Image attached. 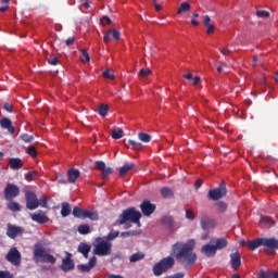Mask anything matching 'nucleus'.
Wrapping results in <instances>:
<instances>
[{
  "instance_id": "obj_8",
  "label": "nucleus",
  "mask_w": 278,
  "mask_h": 278,
  "mask_svg": "<svg viewBox=\"0 0 278 278\" xmlns=\"http://www.w3.org/2000/svg\"><path fill=\"white\" fill-rule=\"evenodd\" d=\"M25 201H26V208L30 210H38L40 207V203L38 202V195L34 191H26L25 192Z\"/></svg>"
},
{
  "instance_id": "obj_59",
  "label": "nucleus",
  "mask_w": 278,
  "mask_h": 278,
  "mask_svg": "<svg viewBox=\"0 0 278 278\" xmlns=\"http://www.w3.org/2000/svg\"><path fill=\"white\" fill-rule=\"evenodd\" d=\"M0 278H12V274L8 270H0Z\"/></svg>"
},
{
  "instance_id": "obj_45",
  "label": "nucleus",
  "mask_w": 278,
  "mask_h": 278,
  "mask_svg": "<svg viewBox=\"0 0 278 278\" xmlns=\"http://www.w3.org/2000/svg\"><path fill=\"white\" fill-rule=\"evenodd\" d=\"M216 207H217L218 212L225 213V211L227 210V204L223 201H218L216 203Z\"/></svg>"
},
{
  "instance_id": "obj_14",
  "label": "nucleus",
  "mask_w": 278,
  "mask_h": 278,
  "mask_svg": "<svg viewBox=\"0 0 278 278\" xmlns=\"http://www.w3.org/2000/svg\"><path fill=\"white\" fill-rule=\"evenodd\" d=\"M140 210H141L143 216H151V214H153L155 212L156 206H155V204L151 203V201L144 200L140 204Z\"/></svg>"
},
{
  "instance_id": "obj_15",
  "label": "nucleus",
  "mask_w": 278,
  "mask_h": 278,
  "mask_svg": "<svg viewBox=\"0 0 278 278\" xmlns=\"http://www.w3.org/2000/svg\"><path fill=\"white\" fill-rule=\"evenodd\" d=\"M230 264L232 270H238L242 266V257L238 251L230 253Z\"/></svg>"
},
{
  "instance_id": "obj_3",
  "label": "nucleus",
  "mask_w": 278,
  "mask_h": 278,
  "mask_svg": "<svg viewBox=\"0 0 278 278\" xmlns=\"http://www.w3.org/2000/svg\"><path fill=\"white\" fill-rule=\"evenodd\" d=\"M93 255L98 257H108L112 255V242L103 240V238L98 237L93 243Z\"/></svg>"
},
{
  "instance_id": "obj_25",
  "label": "nucleus",
  "mask_w": 278,
  "mask_h": 278,
  "mask_svg": "<svg viewBox=\"0 0 278 278\" xmlns=\"http://www.w3.org/2000/svg\"><path fill=\"white\" fill-rule=\"evenodd\" d=\"M227 244H228L227 239L219 238L215 241L214 247H215L216 251H223V249H226Z\"/></svg>"
},
{
  "instance_id": "obj_19",
  "label": "nucleus",
  "mask_w": 278,
  "mask_h": 278,
  "mask_svg": "<svg viewBox=\"0 0 278 278\" xmlns=\"http://www.w3.org/2000/svg\"><path fill=\"white\" fill-rule=\"evenodd\" d=\"M0 125L3 129H8L9 134H14L15 129L14 126H12V121L8 117H2L0 119Z\"/></svg>"
},
{
  "instance_id": "obj_34",
  "label": "nucleus",
  "mask_w": 278,
  "mask_h": 278,
  "mask_svg": "<svg viewBox=\"0 0 278 278\" xmlns=\"http://www.w3.org/2000/svg\"><path fill=\"white\" fill-rule=\"evenodd\" d=\"M78 233H80V236H88V233H90V226H88V224L79 225Z\"/></svg>"
},
{
  "instance_id": "obj_32",
  "label": "nucleus",
  "mask_w": 278,
  "mask_h": 278,
  "mask_svg": "<svg viewBox=\"0 0 278 278\" xmlns=\"http://www.w3.org/2000/svg\"><path fill=\"white\" fill-rule=\"evenodd\" d=\"M191 5L189 2H182L177 10V14H184V12H190Z\"/></svg>"
},
{
  "instance_id": "obj_18",
  "label": "nucleus",
  "mask_w": 278,
  "mask_h": 278,
  "mask_svg": "<svg viewBox=\"0 0 278 278\" xmlns=\"http://www.w3.org/2000/svg\"><path fill=\"white\" fill-rule=\"evenodd\" d=\"M9 165L12 170H21V168H23V160L18 157H12L9 160Z\"/></svg>"
},
{
  "instance_id": "obj_49",
  "label": "nucleus",
  "mask_w": 278,
  "mask_h": 278,
  "mask_svg": "<svg viewBox=\"0 0 278 278\" xmlns=\"http://www.w3.org/2000/svg\"><path fill=\"white\" fill-rule=\"evenodd\" d=\"M112 173H114V169H112L111 167H104V169L102 170V177L105 179V177H110Z\"/></svg>"
},
{
  "instance_id": "obj_44",
  "label": "nucleus",
  "mask_w": 278,
  "mask_h": 278,
  "mask_svg": "<svg viewBox=\"0 0 278 278\" xmlns=\"http://www.w3.org/2000/svg\"><path fill=\"white\" fill-rule=\"evenodd\" d=\"M10 0H0V12H5L10 8Z\"/></svg>"
},
{
  "instance_id": "obj_52",
  "label": "nucleus",
  "mask_w": 278,
  "mask_h": 278,
  "mask_svg": "<svg viewBox=\"0 0 278 278\" xmlns=\"http://www.w3.org/2000/svg\"><path fill=\"white\" fill-rule=\"evenodd\" d=\"M109 31H111V36L114 40H121V31L116 29H110Z\"/></svg>"
},
{
  "instance_id": "obj_11",
  "label": "nucleus",
  "mask_w": 278,
  "mask_h": 278,
  "mask_svg": "<svg viewBox=\"0 0 278 278\" xmlns=\"http://www.w3.org/2000/svg\"><path fill=\"white\" fill-rule=\"evenodd\" d=\"M7 261L13 264V266H21V252L16 248H12L7 256Z\"/></svg>"
},
{
  "instance_id": "obj_4",
  "label": "nucleus",
  "mask_w": 278,
  "mask_h": 278,
  "mask_svg": "<svg viewBox=\"0 0 278 278\" xmlns=\"http://www.w3.org/2000/svg\"><path fill=\"white\" fill-rule=\"evenodd\" d=\"M34 261L35 262H42V264H55L56 258L55 256L47 253L45 247L40 244H36L34 247Z\"/></svg>"
},
{
  "instance_id": "obj_42",
  "label": "nucleus",
  "mask_w": 278,
  "mask_h": 278,
  "mask_svg": "<svg viewBox=\"0 0 278 278\" xmlns=\"http://www.w3.org/2000/svg\"><path fill=\"white\" fill-rule=\"evenodd\" d=\"M77 268L80 273H90V270H92V267L89 264L77 265Z\"/></svg>"
},
{
  "instance_id": "obj_58",
  "label": "nucleus",
  "mask_w": 278,
  "mask_h": 278,
  "mask_svg": "<svg viewBox=\"0 0 278 278\" xmlns=\"http://www.w3.org/2000/svg\"><path fill=\"white\" fill-rule=\"evenodd\" d=\"M219 52H220L222 54H224L226 58L229 56V55H231V53H232V51L229 50L228 48H219Z\"/></svg>"
},
{
  "instance_id": "obj_37",
  "label": "nucleus",
  "mask_w": 278,
  "mask_h": 278,
  "mask_svg": "<svg viewBox=\"0 0 278 278\" xmlns=\"http://www.w3.org/2000/svg\"><path fill=\"white\" fill-rule=\"evenodd\" d=\"M111 136H112L113 140H121V138L123 137V128H118L117 130L112 129Z\"/></svg>"
},
{
  "instance_id": "obj_61",
  "label": "nucleus",
  "mask_w": 278,
  "mask_h": 278,
  "mask_svg": "<svg viewBox=\"0 0 278 278\" xmlns=\"http://www.w3.org/2000/svg\"><path fill=\"white\" fill-rule=\"evenodd\" d=\"M40 207H47V197H42L38 200Z\"/></svg>"
},
{
  "instance_id": "obj_57",
  "label": "nucleus",
  "mask_w": 278,
  "mask_h": 278,
  "mask_svg": "<svg viewBox=\"0 0 278 278\" xmlns=\"http://www.w3.org/2000/svg\"><path fill=\"white\" fill-rule=\"evenodd\" d=\"M101 25H110V23H112V20H110V16L104 15L102 16V18L100 20Z\"/></svg>"
},
{
  "instance_id": "obj_56",
  "label": "nucleus",
  "mask_w": 278,
  "mask_h": 278,
  "mask_svg": "<svg viewBox=\"0 0 278 278\" xmlns=\"http://www.w3.org/2000/svg\"><path fill=\"white\" fill-rule=\"evenodd\" d=\"M103 41H104L106 45L112 41V31L109 30L108 33L104 34V36H103Z\"/></svg>"
},
{
  "instance_id": "obj_23",
  "label": "nucleus",
  "mask_w": 278,
  "mask_h": 278,
  "mask_svg": "<svg viewBox=\"0 0 278 278\" xmlns=\"http://www.w3.org/2000/svg\"><path fill=\"white\" fill-rule=\"evenodd\" d=\"M162 223H163V225H165V227L167 229H169V231H173V225L175 224V220L173 219V216L165 215L162 218Z\"/></svg>"
},
{
  "instance_id": "obj_12",
  "label": "nucleus",
  "mask_w": 278,
  "mask_h": 278,
  "mask_svg": "<svg viewBox=\"0 0 278 278\" xmlns=\"http://www.w3.org/2000/svg\"><path fill=\"white\" fill-rule=\"evenodd\" d=\"M72 257H73V254H71V252H66V256L63 257L62 264H61V270H63V273L75 270V262H73Z\"/></svg>"
},
{
  "instance_id": "obj_51",
  "label": "nucleus",
  "mask_w": 278,
  "mask_h": 278,
  "mask_svg": "<svg viewBox=\"0 0 278 278\" xmlns=\"http://www.w3.org/2000/svg\"><path fill=\"white\" fill-rule=\"evenodd\" d=\"M186 218L187 220H194L197 218V215H194V212L191 210H186Z\"/></svg>"
},
{
  "instance_id": "obj_28",
  "label": "nucleus",
  "mask_w": 278,
  "mask_h": 278,
  "mask_svg": "<svg viewBox=\"0 0 278 278\" xmlns=\"http://www.w3.org/2000/svg\"><path fill=\"white\" fill-rule=\"evenodd\" d=\"M61 215L63 218H66V216L71 215V204L68 202L62 203Z\"/></svg>"
},
{
  "instance_id": "obj_43",
  "label": "nucleus",
  "mask_w": 278,
  "mask_h": 278,
  "mask_svg": "<svg viewBox=\"0 0 278 278\" xmlns=\"http://www.w3.org/2000/svg\"><path fill=\"white\" fill-rule=\"evenodd\" d=\"M108 110H110V106L101 104L98 109V112L100 116H108Z\"/></svg>"
},
{
  "instance_id": "obj_27",
  "label": "nucleus",
  "mask_w": 278,
  "mask_h": 278,
  "mask_svg": "<svg viewBox=\"0 0 278 278\" xmlns=\"http://www.w3.org/2000/svg\"><path fill=\"white\" fill-rule=\"evenodd\" d=\"M136 165L134 163H127L119 168V177H125V174L130 172Z\"/></svg>"
},
{
  "instance_id": "obj_55",
  "label": "nucleus",
  "mask_w": 278,
  "mask_h": 278,
  "mask_svg": "<svg viewBox=\"0 0 278 278\" xmlns=\"http://www.w3.org/2000/svg\"><path fill=\"white\" fill-rule=\"evenodd\" d=\"M27 153H28V155H30V157H37V155H38V152L36 151V149L34 147H29L27 149Z\"/></svg>"
},
{
  "instance_id": "obj_63",
  "label": "nucleus",
  "mask_w": 278,
  "mask_h": 278,
  "mask_svg": "<svg viewBox=\"0 0 278 278\" xmlns=\"http://www.w3.org/2000/svg\"><path fill=\"white\" fill-rule=\"evenodd\" d=\"M60 60L58 58L48 59V63L51 64V66H58Z\"/></svg>"
},
{
  "instance_id": "obj_22",
  "label": "nucleus",
  "mask_w": 278,
  "mask_h": 278,
  "mask_svg": "<svg viewBox=\"0 0 278 278\" xmlns=\"http://www.w3.org/2000/svg\"><path fill=\"white\" fill-rule=\"evenodd\" d=\"M124 144L128 149H134L135 151H142V143L137 142L135 140H131V139H129L128 141L124 140Z\"/></svg>"
},
{
  "instance_id": "obj_21",
  "label": "nucleus",
  "mask_w": 278,
  "mask_h": 278,
  "mask_svg": "<svg viewBox=\"0 0 278 278\" xmlns=\"http://www.w3.org/2000/svg\"><path fill=\"white\" fill-rule=\"evenodd\" d=\"M91 249H92V247L90 244L81 242L78 245V253H81V255H84V257L86 260H88V255H89Z\"/></svg>"
},
{
  "instance_id": "obj_64",
  "label": "nucleus",
  "mask_w": 278,
  "mask_h": 278,
  "mask_svg": "<svg viewBox=\"0 0 278 278\" xmlns=\"http://www.w3.org/2000/svg\"><path fill=\"white\" fill-rule=\"evenodd\" d=\"M210 23H212V18L210 17V15H205V16H204V21H203L204 27H206L207 25H210Z\"/></svg>"
},
{
  "instance_id": "obj_53",
  "label": "nucleus",
  "mask_w": 278,
  "mask_h": 278,
  "mask_svg": "<svg viewBox=\"0 0 278 278\" xmlns=\"http://www.w3.org/2000/svg\"><path fill=\"white\" fill-rule=\"evenodd\" d=\"M94 167L97 168V170H104L105 169V162L97 161Z\"/></svg>"
},
{
  "instance_id": "obj_48",
  "label": "nucleus",
  "mask_w": 278,
  "mask_h": 278,
  "mask_svg": "<svg viewBox=\"0 0 278 278\" xmlns=\"http://www.w3.org/2000/svg\"><path fill=\"white\" fill-rule=\"evenodd\" d=\"M21 140H23V142H31L34 140V136L29 134H23L21 135Z\"/></svg>"
},
{
  "instance_id": "obj_6",
  "label": "nucleus",
  "mask_w": 278,
  "mask_h": 278,
  "mask_svg": "<svg viewBox=\"0 0 278 278\" xmlns=\"http://www.w3.org/2000/svg\"><path fill=\"white\" fill-rule=\"evenodd\" d=\"M224 197H227V186H225V182L219 184L215 189H210L207 192L210 201H220Z\"/></svg>"
},
{
  "instance_id": "obj_36",
  "label": "nucleus",
  "mask_w": 278,
  "mask_h": 278,
  "mask_svg": "<svg viewBox=\"0 0 278 278\" xmlns=\"http://www.w3.org/2000/svg\"><path fill=\"white\" fill-rule=\"evenodd\" d=\"M38 179V173L36 170L28 172L25 174L26 181H36Z\"/></svg>"
},
{
  "instance_id": "obj_2",
  "label": "nucleus",
  "mask_w": 278,
  "mask_h": 278,
  "mask_svg": "<svg viewBox=\"0 0 278 278\" xmlns=\"http://www.w3.org/2000/svg\"><path fill=\"white\" fill-rule=\"evenodd\" d=\"M140 218H142V213H140V211H136V207H128L122 212L115 222V225L117 227H121V225H126L125 229H129L131 227L129 223H134L140 227Z\"/></svg>"
},
{
  "instance_id": "obj_33",
  "label": "nucleus",
  "mask_w": 278,
  "mask_h": 278,
  "mask_svg": "<svg viewBox=\"0 0 278 278\" xmlns=\"http://www.w3.org/2000/svg\"><path fill=\"white\" fill-rule=\"evenodd\" d=\"M161 194H162L163 199H170V197H173L174 192H173V189H170L168 187H163L161 189Z\"/></svg>"
},
{
  "instance_id": "obj_46",
  "label": "nucleus",
  "mask_w": 278,
  "mask_h": 278,
  "mask_svg": "<svg viewBox=\"0 0 278 278\" xmlns=\"http://www.w3.org/2000/svg\"><path fill=\"white\" fill-rule=\"evenodd\" d=\"M119 232L118 231H111L108 236H106V242H112V240L118 238Z\"/></svg>"
},
{
  "instance_id": "obj_29",
  "label": "nucleus",
  "mask_w": 278,
  "mask_h": 278,
  "mask_svg": "<svg viewBox=\"0 0 278 278\" xmlns=\"http://www.w3.org/2000/svg\"><path fill=\"white\" fill-rule=\"evenodd\" d=\"M258 278H278V271H264L258 273Z\"/></svg>"
},
{
  "instance_id": "obj_5",
  "label": "nucleus",
  "mask_w": 278,
  "mask_h": 278,
  "mask_svg": "<svg viewBox=\"0 0 278 278\" xmlns=\"http://www.w3.org/2000/svg\"><path fill=\"white\" fill-rule=\"evenodd\" d=\"M173 266H175V258H173L172 256H167L163 260H161L159 263H156L152 270L153 274L155 275V277H160L162 275H164V273L170 270V268H173Z\"/></svg>"
},
{
  "instance_id": "obj_17",
  "label": "nucleus",
  "mask_w": 278,
  "mask_h": 278,
  "mask_svg": "<svg viewBox=\"0 0 278 278\" xmlns=\"http://www.w3.org/2000/svg\"><path fill=\"white\" fill-rule=\"evenodd\" d=\"M217 251L218 250H216V247L212 244H205L201 249V252L205 254L206 257H214Z\"/></svg>"
},
{
  "instance_id": "obj_26",
  "label": "nucleus",
  "mask_w": 278,
  "mask_h": 278,
  "mask_svg": "<svg viewBox=\"0 0 278 278\" xmlns=\"http://www.w3.org/2000/svg\"><path fill=\"white\" fill-rule=\"evenodd\" d=\"M83 218H89V220H99V213L97 211H85Z\"/></svg>"
},
{
  "instance_id": "obj_62",
  "label": "nucleus",
  "mask_w": 278,
  "mask_h": 278,
  "mask_svg": "<svg viewBox=\"0 0 278 278\" xmlns=\"http://www.w3.org/2000/svg\"><path fill=\"white\" fill-rule=\"evenodd\" d=\"M88 265H89L91 268H94V267L97 266V256H92V257L89 260Z\"/></svg>"
},
{
  "instance_id": "obj_39",
  "label": "nucleus",
  "mask_w": 278,
  "mask_h": 278,
  "mask_svg": "<svg viewBox=\"0 0 278 278\" xmlns=\"http://www.w3.org/2000/svg\"><path fill=\"white\" fill-rule=\"evenodd\" d=\"M80 60H81L83 64H87V62H90V54L88 53V51L86 49L81 50Z\"/></svg>"
},
{
  "instance_id": "obj_54",
  "label": "nucleus",
  "mask_w": 278,
  "mask_h": 278,
  "mask_svg": "<svg viewBox=\"0 0 278 278\" xmlns=\"http://www.w3.org/2000/svg\"><path fill=\"white\" fill-rule=\"evenodd\" d=\"M151 70L146 68V70H140L139 71V77H149V75H151Z\"/></svg>"
},
{
  "instance_id": "obj_7",
  "label": "nucleus",
  "mask_w": 278,
  "mask_h": 278,
  "mask_svg": "<svg viewBox=\"0 0 278 278\" xmlns=\"http://www.w3.org/2000/svg\"><path fill=\"white\" fill-rule=\"evenodd\" d=\"M5 201H14L21 194V188L14 184H8L3 190Z\"/></svg>"
},
{
  "instance_id": "obj_10",
  "label": "nucleus",
  "mask_w": 278,
  "mask_h": 278,
  "mask_svg": "<svg viewBox=\"0 0 278 278\" xmlns=\"http://www.w3.org/2000/svg\"><path fill=\"white\" fill-rule=\"evenodd\" d=\"M25 233V228L12 224L7 225V236L11 240H16L17 236H23Z\"/></svg>"
},
{
  "instance_id": "obj_47",
  "label": "nucleus",
  "mask_w": 278,
  "mask_h": 278,
  "mask_svg": "<svg viewBox=\"0 0 278 278\" xmlns=\"http://www.w3.org/2000/svg\"><path fill=\"white\" fill-rule=\"evenodd\" d=\"M256 16H258V18H269L270 17V12H268V11H256Z\"/></svg>"
},
{
  "instance_id": "obj_60",
  "label": "nucleus",
  "mask_w": 278,
  "mask_h": 278,
  "mask_svg": "<svg viewBox=\"0 0 278 278\" xmlns=\"http://www.w3.org/2000/svg\"><path fill=\"white\" fill-rule=\"evenodd\" d=\"M207 29H206V34L208 35V36H211V34H214V30L216 29L215 27H214V24H208V25H206L205 26Z\"/></svg>"
},
{
  "instance_id": "obj_13",
  "label": "nucleus",
  "mask_w": 278,
  "mask_h": 278,
  "mask_svg": "<svg viewBox=\"0 0 278 278\" xmlns=\"http://www.w3.org/2000/svg\"><path fill=\"white\" fill-rule=\"evenodd\" d=\"M31 220L34 223H38V225H47L49 223V216H47V213L45 211H38L37 213H33L30 215Z\"/></svg>"
},
{
  "instance_id": "obj_31",
  "label": "nucleus",
  "mask_w": 278,
  "mask_h": 278,
  "mask_svg": "<svg viewBox=\"0 0 278 278\" xmlns=\"http://www.w3.org/2000/svg\"><path fill=\"white\" fill-rule=\"evenodd\" d=\"M141 260H144V253H142V252H137V253L130 255V257H129V262L131 264H134L136 262H140Z\"/></svg>"
},
{
  "instance_id": "obj_41",
  "label": "nucleus",
  "mask_w": 278,
  "mask_h": 278,
  "mask_svg": "<svg viewBox=\"0 0 278 278\" xmlns=\"http://www.w3.org/2000/svg\"><path fill=\"white\" fill-rule=\"evenodd\" d=\"M138 138L141 142H151V135L147 132H139Z\"/></svg>"
},
{
  "instance_id": "obj_20",
  "label": "nucleus",
  "mask_w": 278,
  "mask_h": 278,
  "mask_svg": "<svg viewBox=\"0 0 278 278\" xmlns=\"http://www.w3.org/2000/svg\"><path fill=\"white\" fill-rule=\"evenodd\" d=\"M79 169H68L67 172V181L68 184H75L79 179Z\"/></svg>"
},
{
  "instance_id": "obj_50",
  "label": "nucleus",
  "mask_w": 278,
  "mask_h": 278,
  "mask_svg": "<svg viewBox=\"0 0 278 278\" xmlns=\"http://www.w3.org/2000/svg\"><path fill=\"white\" fill-rule=\"evenodd\" d=\"M102 75L104 79H111V80L115 79L114 73H111L110 70L104 71Z\"/></svg>"
},
{
  "instance_id": "obj_40",
  "label": "nucleus",
  "mask_w": 278,
  "mask_h": 278,
  "mask_svg": "<svg viewBox=\"0 0 278 278\" xmlns=\"http://www.w3.org/2000/svg\"><path fill=\"white\" fill-rule=\"evenodd\" d=\"M131 236H140V231L131 230V231H124L121 233V238H131Z\"/></svg>"
},
{
  "instance_id": "obj_1",
  "label": "nucleus",
  "mask_w": 278,
  "mask_h": 278,
  "mask_svg": "<svg viewBox=\"0 0 278 278\" xmlns=\"http://www.w3.org/2000/svg\"><path fill=\"white\" fill-rule=\"evenodd\" d=\"M194 247H197V241H194V239H189L186 243H175V249L178 251L176 254V260L179 262V264H182L185 268H191V266H194L197 262Z\"/></svg>"
},
{
  "instance_id": "obj_24",
  "label": "nucleus",
  "mask_w": 278,
  "mask_h": 278,
  "mask_svg": "<svg viewBox=\"0 0 278 278\" xmlns=\"http://www.w3.org/2000/svg\"><path fill=\"white\" fill-rule=\"evenodd\" d=\"M7 208L10 212H21V204L16 201L9 200V203L7 204Z\"/></svg>"
},
{
  "instance_id": "obj_38",
  "label": "nucleus",
  "mask_w": 278,
  "mask_h": 278,
  "mask_svg": "<svg viewBox=\"0 0 278 278\" xmlns=\"http://www.w3.org/2000/svg\"><path fill=\"white\" fill-rule=\"evenodd\" d=\"M260 223L262 225H266L267 227H273V225H275V222L268 216L262 217Z\"/></svg>"
},
{
  "instance_id": "obj_9",
  "label": "nucleus",
  "mask_w": 278,
  "mask_h": 278,
  "mask_svg": "<svg viewBox=\"0 0 278 278\" xmlns=\"http://www.w3.org/2000/svg\"><path fill=\"white\" fill-rule=\"evenodd\" d=\"M262 247H264V251H266L268 255H274L275 251L278 249V240L275 238H262Z\"/></svg>"
},
{
  "instance_id": "obj_16",
  "label": "nucleus",
  "mask_w": 278,
  "mask_h": 278,
  "mask_svg": "<svg viewBox=\"0 0 278 278\" xmlns=\"http://www.w3.org/2000/svg\"><path fill=\"white\" fill-rule=\"evenodd\" d=\"M200 225L204 231L207 229H214V227H216L214 219L207 217L206 215L201 218Z\"/></svg>"
},
{
  "instance_id": "obj_35",
  "label": "nucleus",
  "mask_w": 278,
  "mask_h": 278,
  "mask_svg": "<svg viewBox=\"0 0 278 278\" xmlns=\"http://www.w3.org/2000/svg\"><path fill=\"white\" fill-rule=\"evenodd\" d=\"M86 212V210L79 207V206H75L73 208V216H75V218H84V213Z\"/></svg>"
},
{
  "instance_id": "obj_30",
  "label": "nucleus",
  "mask_w": 278,
  "mask_h": 278,
  "mask_svg": "<svg viewBox=\"0 0 278 278\" xmlns=\"http://www.w3.org/2000/svg\"><path fill=\"white\" fill-rule=\"evenodd\" d=\"M247 244L251 249V251H255L258 247H262V238L255 239L253 241H248Z\"/></svg>"
}]
</instances>
